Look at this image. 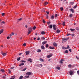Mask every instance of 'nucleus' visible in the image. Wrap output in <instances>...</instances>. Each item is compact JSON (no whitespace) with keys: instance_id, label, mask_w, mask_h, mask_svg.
<instances>
[{"instance_id":"1","label":"nucleus","mask_w":79,"mask_h":79,"mask_svg":"<svg viewBox=\"0 0 79 79\" xmlns=\"http://www.w3.org/2000/svg\"><path fill=\"white\" fill-rule=\"evenodd\" d=\"M69 73H70V76H72V75H73V73H74V71H73V70H70Z\"/></svg>"},{"instance_id":"2","label":"nucleus","mask_w":79,"mask_h":79,"mask_svg":"<svg viewBox=\"0 0 79 79\" xmlns=\"http://www.w3.org/2000/svg\"><path fill=\"white\" fill-rule=\"evenodd\" d=\"M32 74V72H28L26 73V75H31Z\"/></svg>"},{"instance_id":"3","label":"nucleus","mask_w":79,"mask_h":79,"mask_svg":"<svg viewBox=\"0 0 79 79\" xmlns=\"http://www.w3.org/2000/svg\"><path fill=\"white\" fill-rule=\"evenodd\" d=\"M25 53L26 55H29V53H30V52L29 51H27L25 52Z\"/></svg>"},{"instance_id":"4","label":"nucleus","mask_w":79,"mask_h":79,"mask_svg":"<svg viewBox=\"0 0 79 79\" xmlns=\"http://www.w3.org/2000/svg\"><path fill=\"white\" fill-rule=\"evenodd\" d=\"M28 61H30V63H32V61L31 60V59H29L27 60Z\"/></svg>"},{"instance_id":"5","label":"nucleus","mask_w":79,"mask_h":79,"mask_svg":"<svg viewBox=\"0 0 79 79\" xmlns=\"http://www.w3.org/2000/svg\"><path fill=\"white\" fill-rule=\"evenodd\" d=\"M53 55L52 54H51L49 55H48L47 56V58H50V57H51V56H52Z\"/></svg>"},{"instance_id":"6","label":"nucleus","mask_w":79,"mask_h":79,"mask_svg":"<svg viewBox=\"0 0 79 79\" xmlns=\"http://www.w3.org/2000/svg\"><path fill=\"white\" fill-rule=\"evenodd\" d=\"M41 48L42 50H45V47L43 45H42L41 46Z\"/></svg>"},{"instance_id":"7","label":"nucleus","mask_w":79,"mask_h":79,"mask_svg":"<svg viewBox=\"0 0 79 79\" xmlns=\"http://www.w3.org/2000/svg\"><path fill=\"white\" fill-rule=\"evenodd\" d=\"M53 45H54V46L55 47H57V44L56 43H54L53 44Z\"/></svg>"},{"instance_id":"8","label":"nucleus","mask_w":79,"mask_h":79,"mask_svg":"<svg viewBox=\"0 0 79 79\" xmlns=\"http://www.w3.org/2000/svg\"><path fill=\"white\" fill-rule=\"evenodd\" d=\"M49 48H50V49H51L52 50H54V49H55V48H54V47L53 48V47H52V46H50L49 47Z\"/></svg>"},{"instance_id":"9","label":"nucleus","mask_w":79,"mask_h":79,"mask_svg":"<svg viewBox=\"0 0 79 79\" xmlns=\"http://www.w3.org/2000/svg\"><path fill=\"white\" fill-rule=\"evenodd\" d=\"M32 28H28V31H32Z\"/></svg>"},{"instance_id":"10","label":"nucleus","mask_w":79,"mask_h":79,"mask_svg":"<svg viewBox=\"0 0 79 79\" xmlns=\"http://www.w3.org/2000/svg\"><path fill=\"white\" fill-rule=\"evenodd\" d=\"M61 32V31L60 30L58 29L57 30L56 33H59Z\"/></svg>"},{"instance_id":"11","label":"nucleus","mask_w":79,"mask_h":79,"mask_svg":"<svg viewBox=\"0 0 79 79\" xmlns=\"http://www.w3.org/2000/svg\"><path fill=\"white\" fill-rule=\"evenodd\" d=\"M37 52H38V53L41 52V50H40V49H38L37 50Z\"/></svg>"},{"instance_id":"12","label":"nucleus","mask_w":79,"mask_h":79,"mask_svg":"<svg viewBox=\"0 0 79 79\" xmlns=\"http://www.w3.org/2000/svg\"><path fill=\"white\" fill-rule=\"evenodd\" d=\"M47 41H45L43 42L42 43V44L43 45H44V44H46L47 43Z\"/></svg>"},{"instance_id":"13","label":"nucleus","mask_w":79,"mask_h":79,"mask_svg":"<svg viewBox=\"0 0 79 79\" xmlns=\"http://www.w3.org/2000/svg\"><path fill=\"white\" fill-rule=\"evenodd\" d=\"M68 38H63L62 40H63L64 41H65V40H68Z\"/></svg>"},{"instance_id":"14","label":"nucleus","mask_w":79,"mask_h":79,"mask_svg":"<svg viewBox=\"0 0 79 79\" xmlns=\"http://www.w3.org/2000/svg\"><path fill=\"white\" fill-rule=\"evenodd\" d=\"M74 4V2H70L69 3L70 5H73V4Z\"/></svg>"},{"instance_id":"15","label":"nucleus","mask_w":79,"mask_h":79,"mask_svg":"<svg viewBox=\"0 0 79 79\" xmlns=\"http://www.w3.org/2000/svg\"><path fill=\"white\" fill-rule=\"evenodd\" d=\"M45 34V31H42L41 32V34L42 35H43L44 34Z\"/></svg>"},{"instance_id":"16","label":"nucleus","mask_w":79,"mask_h":79,"mask_svg":"<svg viewBox=\"0 0 79 79\" xmlns=\"http://www.w3.org/2000/svg\"><path fill=\"white\" fill-rule=\"evenodd\" d=\"M73 14H70L69 15V17H70V18H72L73 17Z\"/></svg>"},{"instance_id":"17","label":"nucleus","mask_w":79,"mask_h":79,"mask_svg":"<svg viewBox=\"0 0 79 79\" xmlns=\"http://www.w3.org/2000/svg\"><path fill=\"white\" fill-rule=\"evenodd\" d=\"M3 32V29H2L0 30V34H1Z\"/></svg>"},{"instance_id":"18","label":"nucleus","mask_w":79,"mask_h":79,"mask_svg":"<svg viewBox=\"0 0 79 79\" xmlns=\"http://www.w3.org/2000/svg\"><path fill=\"white\" fill-rule=\"evenodd\" d=\"M2 55L3 56H6V53H2Z\"/></svg>"},{"instance_id":"19","label":"nucleus","mask_w":79,"mask_h":79,"mask_svg":"<svg viewBox=\"0 0 79 79\" xmlns=\"http://www.w3.org/2000/svg\"><path fill=\"white\" fill-rule=\"evenodd\" d=\"M28 34H27V35H29V34H31V31H29V30H28Z\"/></svg>"},{"instance_id":"20","label":"nucleus","mask_w":79,"mask_h":79,"mask_svg":"<svg viewBox=\"0 0 79 79\" xmlns=\"http://www.w3.org/2000/svg\"><path fill=\"white\" fill-rule=\"evenodd\" d=\"M52 27H53V25L52 24L50 25L49 26V28H50V29H52Z\"/></svg>"},{"instance_id":"21","label":"nucleus","mask_w":79,"mask_h":79,"mask_svg":"<svg viewBox=\"0 0 79 79\" xmlns=\"http://www.w3.org/2000/svg\"><path fill=\"white\" fill-rule=\"evenodd\" d=\"M1 71L2 73H4V72H5V70H4V69H1Z\"/></svg>"},{"instance_id":"22","label":"nucleus","mask_w":79,"mask_h":79,"mask_svg":"<svg viewBox=\"0 0 79 79\" xmlns=\"http://www.w3.org/2000/svg\"><path fill=\"white\" fill-rule=\"evenodd\" d=\"M24 64V63H22L19 65V66H23Z\"/></svg>"},{"instance_id":"23","label":"nucleus","mask_w":79,"mask_h":79,"mask_svg":"<svg viewBox=\"0 0 79 79\" xmlns=\"http://www.w3.org/2000/svg\"><path fill=\"white\" fill-rule=\"evenodd\" d=\"M77 4L73 7L74 9H75V8H77Z\"/></svg>"},{"instance_id":"24","label":"nucleus","mask_w":79,"mask_h":79,"mask_svg":"<svg viewBox=\"0 0 79 79\" xmlns=\"http://www.w3.org/2000/svg\"><path fill=\"white\" fill-rule=\"evenodd\" d=\"M70 11H72V13H74V10L73 9H71L70 10Z\"/></svg>"},{"instance_id":"25","label":"nucleus","mask_w":79,"mask_h":79,"mask_svg":"<svg viewBox=\"0 0 79 79\" xmlns=\"http://www.w3.org/2000/svg\"><path fill=\"white\" fill-rule=\"evenodd\" d=\"M56 69H58L59 70H60V69H61V68H60V67H56Z\"/></svg>"},{"instance_id":"26","label":"nucleus","mask_w":79,"mask_h":79,"mask_svg":"<svg viewBox=\"0 0 79 79\" xmlns=\"http://www.w3.org/2000/svg\"><path fill=\"white\" fill-rule=\"evenodd\" d=\"M40 61H43V62L44 61V60L42 58H40Z\"/></svg>"},{"instance_id":"27","label":"nucleus","mask_w":79,"mask_h":79,"mask_svg":"<svg viewBox=\"0 0 79 79\" xmlns=\"http://www.w3.org/2000/svg\"><path fill=\"white\" fill-rule=\"evenodd\" d=\"M23 76H21L20 77L19 79H23Z\"/></svg>"},{"instance_id":"28","label":"nucleus","mask_w":79,"mask_h":79,"mask_svg":"<svg viewBox=\"0 0 79 79\" xmlns=\"http://www.w3.org/2000/svg\"><path fill=\"white\" fill-rule=\"evenodd\" d=\"M62 25L64 26H65V22H64L62 23Z\"/></svg>"},{"instance_id":"29","label":"nucleus","mask_w":79,"mask_h":79,"mask_svg":"<svg viewBox=\"0 0 79 79\" xmlns=\"http://www.w3.org/2000/svg\"><path fill=\"white\" fill-rule=\"evenodd\" d=\"M26 69H27V68H25V69H23V70H22V71H26Z\"/></svg>"},{"instance_id":"30","label":"nucleus","mask_w":79,"mask_h":79,"mask_svg":"<svg viewBox=\"0 0 79 79\" xmlns=\"http://www.w3.org/2000/svg\"><path fill=\"white\" fill-rule=\"evenodd\" d=\"M63 60H61L60 62V63H63Z\"/></svg>"},{"instance_id":"31","label":"nucleus","mask_w":79,"mask_h":79,"mask_svg":"<svg viewBox=\"0 0 79 79\" xmlns=\"http://www.w3.org/2000/svg\"><path fill=\"white\" fill-rule=\"evenodd\" d=\"M72 65L71 64H69L68 65V67L69 68H71Z\"/></svg>"},{"instance_id":"32","label":"nucleus","mask_w":79,"mask_h":79,"mask_svg":"<svg viewBox=\"0 0 79 79\" xmlns=\"http://www.w3.org/2000/svg\"><path fill=\"white\" fill-rule=\"evenodd\" d=\"M20 59H21V57H20L17 58V61H19V60H20Z\"/></svg>"},{"instance_id":"33","label":"nucleus","mask_w":79,"mask_h":79,"mask_svg":"<svg viewBox=\"0 0 79 79\" xmlns=\"http://www.w3.org/2000/svg\"><path fill=\"white\" fill-rule=\"evenodd\" d=\"M21 63H23V62L24 63H26V61L22 60L21 61Z\"/></svg>"},{"instance_id":"34","label":"nucleus","mask_w":79,"mask_h":79,"mask_svg":"<svg viewBox=\"0 0 79 79\" xmlns=\"http://www.w3.org/2000/svg\"><path fill=\"white\" fill-rule=\"evenodd\" d=\"M51 19H54V16L52 15L51 17Z\"/></svg>"},{"instance_id":"35","label":"nucleus","mask_w":79,"mask_h":79,"mask_svg":"<svg viewBox=\"0 0 79 79\" xmlns=\"http://www.w3.org/2000/svg\"><path fill=\"white\" fill-rule=\"evenodd\" d=\"M36 28V27L35 26H34V27H33V29L34 30H35V29Z\"/></svg>"},{"instance_id":"36","label":"nucleus","mask_w":79,"mask_h":79,"mask_svg":"<svg viewBox=\"0 0 79 79\" xmlns=\"http://www.w3.org/2000/svg\"><path fill=\"white\" fill-rule=\"evenodd\" d=\"M43 23H46V22H45V20L44 19L43 20Z\"/></svg>"},{"instance_id":"37","label":"nucleus","mask_w":79,"mask_h":79,"mask_svg":"<svg viewBox=\"0 0 79 79\" xmlns=\"http://www.w3.org/2000/svg\"><path fill=\"white\" fill-rule=\"evenodd\" d=\"M62 49H67V48H66L65 47H62Z\"/></svg>"},{"instance_id":"38","label":"nucleus","mask_w":79,"mask_h":79,"mask_svg":"<svg viewBox=\"0 0 79 79\" xmlns=\"http://www.w3.org/2000/svg\"><path fill=\"white\" fill-rule=\"evenodd\" d=\"M57 16H58V14H56L55 15V18H56V17H57Z\"/></svg>"},{"instance_id":"39","label":"nucleus","mask_w":79,"mask_h":79,"mask_svg":"<svg viewBox=\"0 0 79 79\" xmlns=\"http://www.w3.org/2000/svg\"><path fill=\"white\" fill-rule=\"evenodd\" d=\"M67 48V49H69V46L68 45L67 46V48Z\"/></svg>"},{"instance_id":"40","label":"nucleus","mask_w":79,"mask_h":79,"mask_svg":"<svg viewBox=\"0 0 79 79\" xmlns=\"http://www.w3.org/2000/svg\"><path fill=\"white\" fill-rule=\"evenodd\" d=\"M75 29H70V31H75Z\"/></svg>"},{"instance_id":"41","label":"nucleus","mask_w":79,"mask_h":79,"mask_svg":"<svg viewBox=\"0 0 79 79\" xmlns=\"http://www.w3.org/2000/svg\"><path fill=\"white\" fill-rule=\"evenodd\" d=\"M61 11H63V7H61L60 8Z\"/></svg>"},{"instance_id":"42","label":"nucleus","mask_w":79,"mask_h":79,"mask_svg":"<svg viewBox=\"0 0 79 79\" xmlns=\"http://www.w3.org/2000/svg\"><path fill=\"white\" fill-rule=\"evenodd\" d=\"M26 45V43H24L23 44V46H24V47H25Z\"/></svg>"},{"instance_id":"43","label":"nucleus","mask_w":79,"mask_h":79,"mask_svg":"<svg viewBox=\"0 0 79 79\" xmlns=\"http://www.w3.org/2000/svg\"><path fill=\"white\" fill-rule=\"evenodd\" d=\"M76 30H77V31H79V28L78 27H77L76 28Z\"/></svg>"},{"instance_id":"44","label":"nucleus","mask_w":79,"mask_h":79,"mask_svg":"<svg viewBox=\"0 0 79 79\" xmlns=\"http://www.w3.org/2000/svg\"><path fill=\"white\" fill-rule=\"evenodd\" d=\"M5 24V22L2 21L1 23V24Z\"/></svg>"},{"instance_id":"45","label":"nucleus","mask_w":79,"mask_h":79,"mask_svg":"<svg viewBox=\"0 0 79 79\" xmlns=\"http://www.w3.org/2000/svg\"><path fill=\"white\" fill-rule=\"evenodd\" d=\"M44 4H45V5H47V4H48V2H44Z\"/></svg>"},{"instance_id":"46","label":"nucleus","mask_w":79,"mask_h":79,"mask_svg":"<svg viewBox=\"0 0 79 79\" xmlns=\"http://www.w3.org/2000/svg\"><path fill=\"white\" fill-rule=\"evenodd\" d=\"M47 23H48V25H49V24H50L51 22H50L49 21V22H48Z\"/></svg>"},{"instance_id":"47","label":"nucleus","mask_w":79,"mask_h":79,"mask_svg":"<svg viewBox=\"0 0 79 79\" xmlns=\"http://www.w3.org/2000/svg\"><path fill=\"white\" fill-rule=\"evenodd\" d=\"M46 47L47 48V47H48V44H47L46 45Z\"/></svg>"},{"instance_id":"48","label":"nucleus","mask_w":79,"mask_h":79,"mask_svg":"<svg viewBox=\"0 0 79 79\" xmlns=\"http://www.w3.org/2000/svg\"><path fill=\"white\" fill-rule=\"evenodd\" d=\"M9 71V73L10 74V73H11V70L10 69L8 70Z\"/></svg>"},{"instance_id":"49","label":"nucleus","mask_w":79,"mask_h":79,"mask_svg":"<svg viewBox=\"0 0 79 79\" xmlns=\"http://www.w3.org/2000/svg\"><path fill=\"white\" fill-rule=\"evenodd\" d=\"M64 53H68V50H66Z\"/></svg>"},{"instance_id":"50","label":"nucleus","mask_w":79,"mask_h":79,"mask_svg":"<svg viewBox=\"0 0 79 79\" xmlns=\"http://www.w3.org/2000/svg\"><path fill=\"white\" fill-rule=\"evenodd\" d=\"M71 35L72 34H71L69 33V34H67V36H68V35Z\"/></svg>"},{"instance_id":"51","label":"nucleus","mask_w":79,"mask_h":79,"mask_svg":"<svg viewBox=\"0 0 79 79\" xmlns=\"http://www.w3.org/2000/svg\"><path fill=\"white\" fill-rule=\"evenodd\" d=\"M25 77L26 78H28V77H29V76H25Z\"/></svg>"},{"instance_id":"52","label":"nucleus","mask_w":79,"mask_h":79,"mask_svg":"<svg viewBox=\"0 0 79 79\" xmlns=\"http://www.w3.org/2000/svg\"><path fill=\"white\" fill-rule=\"evenodd\" d=\"M69 52H71V49H69Z\"/></svg>"},{"instance_id":"53","label":"nucleus","mask_w":79,"mask_h":79,"mask_svg":"<svg viewBox=\"0 0 79 79\" xmlns=\"http://www.w3.org/2000/svg\"><path fill=\"white\" fill-rule=\"evenodd\" d=\"M5 14V13H3L2 14V16H4Z\"/></svg>"},{"instance_id":"54","label":"nucleus","mask_w":79,"mask_h":79,"mask_svg":"<svg viewBox=\"0 0 79 79\" xmlns=\"http://www.w3.org/2000/svg\"><path fill=\"white\" fill-rule=\"evenodd\" d=\"M22 18H21L19 19V21H21V20H22Z\"/></svg>"},{"instance_id":"55","label":"nucleus","mask_w":79,"mask_h":79,"mask_svg":"<svg viewBox=\"0 0 79 79\" xmlns=\"http://www.w3.org/2000/svg\"><path fill=\"white\" fill-rule=\"evenodd\" d=\"M53 28V29L54 30H56V28L55 27H54Z\"/></svg>"},{"instance_id":"56","label":"nucleus","mask_w":79,"mask_h":79,"mask_svg":"<svg viewBox=\"0 0 79 79\" xmlns=\"http://www.w3.org/2000/svg\"><path fill=\"white\" fill-rule=\"evenodd\" d=\"M55 27H56V25H53V28Z\"/></svg>"},{"instance_id":"57","label":"nucleus","mask_w":79,"mask_h":79,"mask_svg":"<svg viewBox=\"0 0 79 79\" xmlns=\"http://www.w3.org/2000/svg\"><path fill=\"white\" fill-rule=\"evenodd\" d=\"M42 39H43V40H45V38L44 37H43L42 38Z\"/></svg>"},{"instance_id":"58","label":"nucleus","mask_w":79,"mask_h":79,"mask_svg":"<svg viewBox=\"0 0 79 79\" xmlns=\"http://www.w3.org/2000/svg\"><path fill=\"white\" fill-rule=\"evenodd\" d=\"M37 67H40V65H37Z\"/></svg>"},{"instance_id":"59","label":"nucleus","mask_w":79,"mask_h":79,"mask_svg":"<svg viewBox=\"0 0 79 79\" xmlns=\"http://www.w3.org/2000/svg\"><path fill=\"white\" fill-rule=\"evenodd\" d=\"M76 58H77V60H79V57H78L77 56H76Z\"/></svg>"},{"instance_id":"60","label":"nucleus","mask_w":79,"mask_h":79,"mask_svg":"<svg viewBox=\"0 0 79 79\" xmlns=\"http://www.w3.org/2000/svg\"><path fill=\"white\" fill-rule=\"evenodd\" d=\"M10 37L9 36H8L7 37V39L9 40V39H10Z\"/></svg>"},{"instance_id":"61","label":"nucleus","mask_w":79,"mask_h":79,"mask_svg":"<svg viewBox=\"0 0 79 79\" xmlns=\"http://www.w3.org/2000/svg\"><path fill=\"white\" fill-rule=\"evenodd\" d=\"M37 40H40V38L38 37L37 39Z\"/></svg>"},{"instance_id":"62","label":"nucleus","mask_w":79,"mask_h":79,"mask_svg":"<svg viewBox=\"0 0 79 79\" xmlns=\"http://www.w3.org/2000/svg\"><path fill=\"white\" fill-rule=\"evenodd\" d=\"M27 25H25V27H26V28H27Z\"/></svg>"},{"instance_id":"63","label":"nucleus","mask_w":79,"mask_h":79,"mask_svg":"<svg viewBox=\"0 0 79 79\" xmlns=\"http://www.w3.org/2000/svg\"><path fill=\"white\" fill-rule=\"evenodd\" d=\"M46 13H47V14H49V13H50V12H47Z\"/></svg>"},{"instance_id":"64","label":"nucleus","mask_w":79,"mask_h":79,"mask_svg":"<svg viewBox=\"0 0 79 79\" xmlns=\"http://www.w3.org/2000/svg\"><path fill=\"white\" fill-rule=\"evenodd\" d=\"M2 78H3V79H5V77H3Z\"/></svg>"}]
</instances>
